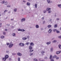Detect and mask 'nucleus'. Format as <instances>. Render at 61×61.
I'll return each mask as SVG.
<instances>
[{
    "instance_id": "09e8293b",
    "label": "nucleus",
    "mask_w": 61,
    "mask_h": 61,
    "mask_svg": "<svg viewBox=\"0 0 61 61\" xmlns=\"http://www.w3.org/2000/svg\"><path fill=\"white\" fill-rule=\"evenodd\" d=\"M5 31H7V29H5Z\"/></svg>"
},
{
    "instance_id": "37998d69",
    "label": "nucleus",
    "mask_w": 61,
    "mask_h": 61,
    "mask_svg": "<svg viewBox=\"0 0 61 61\" xmlns=\"http://www.w3.org/2000/svg\"><path fill=\"white\" fill-rule=\"evenodd\" d=\"M30 56H32V55H33V53H30Z\"/></svg>"
},
{
    "instance_id": "6ab92c4d",
    "label": "nucleus",
    "mask_w": 61,
    "mask_h": 61,
    "mask_svg": "<svg viewBox=\"0 0 61 61\" xmlns=\"http://www.w3.org/2000/svg\"><path fill=\"white\" fill-rule=\"evenodd\" d=\"M58 6L60 7V8H61V5H58Z\"/></svg>"
},
{
    "instance_id": "f257e3e1",
    "label": "nucleus",
    "mask_w": 61,
    "mask_h": 61,
    "mask_svg": "<svg viewBox=\"0 0 61 61\" xmlns=\"http://www.w3.org/2000/svg\"><path fill=\"white\" fill-rule=\"evenodd\" d=\"M12 44V42H10V45H9V47H10V48H11L13 46V45H14L13 44Z\"/></svg>"
},
{
    "instance_id": "58836bf2",
    "label": "nucleus",
    "mask_w": 61,
    "mask_h": 61,
    "mask_svg": "<svg viewBox=\"0 0 61 61\" xmlns=\"http://www.w3.org/2000/svg\"><path fill=\"white\" fill-rule=\"evenodd\" d=\"M5 3V1H3L2 2V3L3 4H4V3Z\"/></svg>"
},
{
    "instance_id": "4468645a",
    "label": "nucleus",
    "mask_w": 61,
    "mask_h": 61,
    "mask_svg": "<svg viewBox=\"0 0 61 61\" xmlns=\"http://www.w3.org/2000/svg\"><path fill=\"white\" fill-rule=\"evenodd\" d=\"M57 27V25L55 24L54 25V27L55 28H56Z\"/></svg>"
},
{
    "instance_id": "f3484780",
    "label": "nucleus",
    "mask_w": 61,
    "mask_h": 61,
    "mask_svg": "<svg viewBox=\"0 0 61 61\" xmlns=\"http://www.w3.org/2000/svg\"><path fill=\"white\" fill-rule=\"evenodd\" d=\"M27 5H30V3H29L27 2Z\"/></svg>"
},
{
    "instance_id": "39448f33",
    "label": "nucleus",
    "mask_w": 61,
    "mask_h": 61,
    "mask_svg": "<svg viewBox=\"0 0 61 61\" xmlns=\"http://www.w3.org/2000/svg\"><path fill=\"white\" fill-rule=\"evenodd\" d=\"M25 18H23L21 20V21L23 22V21H25Z\"/></svg>"
},
{
    "instance_id": "aec40b11",
    "label": "nucleus",
    "mask_w": 61,
    "mask_h": 61,
    "mask_svg": "<svg viewBox=\"0 0 61 61\" xmlns=\"http://www.w3.org/2000/svg\"><path fill=\"white\" fill-rule=\"evenodd\" d=\"M56 33L58 34V33H60V31L58 30H57L56 31Z\"/></svg>"
},
{
    "instance_id": "864d4df0",
    "label": "nucleus",
    "mask_w": 61,
    "mask_h": 61,
    "mask_svg": "<svg viewBox=\"0 0 61 61\" xmlns=\"http://www.w3.org/2000/svg\"><path fill=\"white\" fill-rule=\"evenodd\" d=\"M9 60H11V58H10L9 59Z\"/></svg>"
},
{
    "instance_id": "69168bd1",
    "label": "nucleus",
    "mask_w": 61,
    "mask_h": 61,
    "mask_svg": "<svg viewBox=\"0 0 61 61\" xmlns=\"http://www.w3.org/2000/svg\"><path fill=\"white\" fill-rule=\"evenodd\" d=\"M60 52H61V51H60Z\"/></svg>"
},
{
    "instance_id": "1a4fd4ad",
    "label": "nucleus",
    "mask_w": 61,
    "mask_h": 61,
    "mask_svg": "<svg viewBox=\"0 0 61 61\" xmlns=\"http://www.w3.org/2000/svg\"><path fill=\"white\" fill-rule=\"evenodd\" d=\"M0 38L1 39H3V38H5V36H0Z\"/></svg>"
},
{
    "instance_id": "e2e57ef3",
    "label": "nucleus",
    "mask_w": 61,
    "mask_h": 61,
    "mask_svg": "<svg viewBox=\"0 0 61 61\" xmlns=\"http://www.w3.org/2000/svg\"><path fill=\"white\" fill-rule=\"evenodd\" d=\"M60 30H61V27L60 28Z\"/></svg>"
},
{
    "instance_id": "412c9836",
    "label": "nucleus",
    "mask_w": 61,
    "mask_h": 61,
    "mask_svg": "<svg viewBox=\"0 0 61 61\" xmlns=\"http://www.w3.org/2000/svg\"><path fill=\"white\" fill-rule=\"evenodd\" d=\"M26 39H27V38H26L24 37L22 38V39L23 40H26Z\"/></svg>"
},
{
    "instance_id": "f8f14e48",
    "label": "nucleus",
    "mask_w": 61,
    "mask_h": 61,
    "mask_svg": "<svg viewBox=\"0 0 61 61\" xmlns=\"http://www.w3.org/2000/svg\"><path fill=\"white\" fill-rule=\"evenodd\" d=\"M51 32H52V30L51 29L49 30V33H51Z\"/></svg>"
},
{
    "instance_id": "f704fd0d",
    "label": "nucleus",
    "mask_w": 61,
    "mask_h": 61,
    "mask_svg": "<svg viewBox=\"0 0 61 61\" xmlns=\"http://www.w3.org/2000/svg\"><path fill=\"white\" fill-rule=\"evenodd\" d=\"M41 53L42 54H44V53H45V52L44 51H42Z\"/></svg>"
},
{
    "instance_id": "7c9ffc66",
    "label": "nucleus",
    "mask_w": 61,
    "mask_h": 61,
    "mask_svg": "<svg viewBox=\"0 0 61 61\" xmlns=\"http://www.w3.org/2000/svg\"><path fill=\"white\" fill-rule=\"evenodd\" d=\"M3 34L4 35H5V34H6V33H5V32H3Z\"/></svg>"
},
{
    "instance_id": "49530a36",
    "label": "nucleus",
    "mask_w": 61,
    "mask_h": 61,
    "mask_svg": "<svg viewBox=\"0 0 61 61\" xmlns=\"http://www.w3.org/2000/svg\"><path fill=\"white\" fill-rule=\"evenodd\" d=\"M58 38H61V36H59L58 37Z\"/></svg>"
},
{
    "instance_id": "bf43d9fd",
    "label": "nucleus",
    "mask_w": 61,
    "mask_h": 61,
    "mask_svg": "<svg viewBox=\"0 0 61 61\" xmlns=\"http://www.w3.org/2000/svg\"><path fill=\"white\" fill-rule=\"evenodd\" d=\"M7 26H9V25L8 24H7Z\"/></svg>"
},
{
    "instance_id": "774afa93",
    "label": "nucleus",
    "mask_w": 61,
    "mask_h": 61,
    "mask_svg": "<svg viewBox=\"0 0 61 61\" xmlns=\"http://www.w3.org/2000/svg\"><path fill=\"white\" fill-rule=\"evenodd\" d=\"M1 15H0V16H1Z\"/></svg>"
},
{
    "instance_id": "a878e982",
    "label": "nucleus",
    "mask_w": 61,
    "mask_h": 61,
    "mask_svg": "<svg viewBox=\"0 0 61 61\" xmlns=\"http://www.w3.org/2000/svg\"><path fill=\"white\" fill-rule=\"evenodd\" d=\"M51 43V42H48L47 43V45H49V44H50Z\"/></svg>"
},
{
    "instance_id": "e433bc0d",
    "label": "nucleus",
    "mask_w": 61,
    "mask_h": 61,
    "mask_svg": "<svg viewBox=\"0 0 61 61\" xmlns=\"http://www.w3.org/2000/svg\"><path fill=\"white\" fill-rule=\"evenodd\" d=\"M53 50V48H51V51H52Z\"/></svg>"
},
{
    "instance_id": "ea45409f",
    "label": "nucleus",
    "mask_w": 61,
    "mask_h": 61,
    "mask_svg": "<svg viewBox=\"0 0 61 61\" xmlns=\"http://www.w3.org/2000/svg\"><path fill=\"white\" fill-rule=\"evenodd\" d=\"M51 10L49 11L48 12V13H51Z\"/></svg>"
},
{
    "instance_id": "b1692460",
    "label": "nucleus",
    "mask_w": 61,
    "mask_h": 61,
    "mask_svg": "<svg viewBox=\"0 0 61 61\" xmlns=\"http://www.w3.org/2000/svg\"><path fill=\"white\" fill-rule=\"evenodd\" d=\"M16 11H17V9H14V12H16Z\"/></svg>"
},
{
    "instance_id": "de8ad7c7",
    "label": "nucleus",
    "mask_w": 61,
    "mask_h": 61,
    "mask_svg": "<svg viewBox=\"0 0 61 61\" xmlns=\"http://www.w3.org/2000/svg\"><path fill=\"white\" fill-rule=\"evenodd\" d=\"M2 25V23L0 24V27H1V26Z\"/></svg>"
},
{
    "instance_id": "5fc2aeb1",
    "label": "nucleus",
    "mask_w": 61,
    "mask_h": 61,
    "mask_svg": "<svg viewBox=\"0 0 61 61\" xmlns=\"http://www.w3.org/2000/svg\"><path fill=\"white\" fill-rule=\"evenodd\" d=\"M45 59H47V57H45Z\"/></svg>"
},
{
    "instance_id": "4d7b16f0",
    "label": "nucleus",
    "mask_w": 61,
    "mask_h": 61,
    "mask_svg": "<svg viewBox=\"0 0 61 61\" xmlns=\"http://www.w3.org/2000/svg\"><path fill=\"white\" fill-rule=\"evenodd\" d=\"M6 52H7V53H9V51H7Z\"/></svg>"
},
{
    "instance_id": "6e6552de",
    "label": "nucleus",
    "mask_w": 61,
    "mask_h": 61,
    "mask_svg": "<svg viewBox=\"0 0 61 61\" xmlns=\"http://www.w3.org/2000/svg\"><path fill=\"white\" fill-rule=\"evenodd\" d=\"M29 49H32L33 48L32 47V46H30L29 47Z\"/></svg>"
},
{
    "instance_id": "9b49d317",
    "label": "nucleus",
    "mask_w": 61,
    "mask_h": 61,
    "mask_svg": "<svg viewBox=\"0 0 61 61\" xmlns=\"http://www.w3.org/2000/svg\"><path fill=\"white\" fill-rule=\"evenodd\" d=\"M17 55H18V56H21V55H22V54H21L20 53H18Z\"/></svg>"
},
{
    "instance_id": "c85d7f7f",
    "label": "nucleus",
    "mask_w": 61,
    "mask_h": 61,
    "mask_svg": "<svg viewBox=\"0 0 61 61\" xmlns=\"http://www.w3.org/2000/svg\"><path fill=\"white\" fill-rule=\"evenodd\" d=\"M34 60V61H38V60H37L36 59H34V60Z\"/></svg>"
},
{
    "instance_id": "bb28decb",
    "label": "nucleus",
    "mask_w": 61,
    "mask_h": 61,
    "mask_svg": "<svg viewBox=\"0 0 61 61\" xmlns=\"http://www.w3.org/2000/svg\"><path fill=\"white\" fill-rule=\"evenodd\" d=\"M56 41L54 40L52 41L53 43H56Z\"/></svg>"
},
{
    "instance_id": "5701e85b",
    "label": "nucleus",
    "mask_w": 61,
    "mask_h": 61,
    "mask_svg": "<svg viewBox=\"0 0 61 61\" xmlns=\"http://www.w3.org/2000/svg\"><path fill=\"white\" fill-rule=\"evenodd\" d=\"M59 48L60 49H61V45H59Z\"/></svg>"
},
{
    "instance_id": "423d86ee",
    "label": "nucleus",
    "mask_w": 61,
    "mask_h": 61,
    "mask_svg": "<svg viewBox=\"0 0 61 61\" xmlns=\"http://www.w3.org/2000/svg\"><path fill=\"white\" fill-rule=\"evenodd\" d=\"M8 57H9L8 55H6L5 56V57L6 58V59H7V58H8Z\"/></svg>"
},
{
    "instance_id": "72a5a7b5",
    "label": "nucleus",
    "mask_w": 61,
    "mask_h": 61,
    "mask_svg": "<svg viewBox=\"0 0 61 61\" xmlns=\"http://www.w3.org/2000/svg\"><path fill=\"white\" fill-rule=\"evenodd\" d=\"M56 57H57V56L56 55H55L53 56V58H56Z\"/></svg>"
},
{
    "instance_id": "8fccbe9b",
    "label": "nucleus",
    "mask_w": 61,
    "mask_h": 61,
    "mask_svg": "<svg viewBox=\"0 0 61 61\" xmlns=\"http://www.w3.org/2000/svg\"><path fill=\"white\" fill-rule=\"evenodd\" d=\"M56 20H59V18H57L56 19Z\"/></svg>"
},
{
    "instance_id": "dca6fc26",
    "label": "nucleus",
    "mask_w": 61,
    "mask_h": 61,
    "mask_svg": "<svg viewBox=\"0 0 61 61\" xmlns=\"http://www.w3.org/2000/svg\"><path fill=\"white\" fill-rule=\"evenodd\" d=\"M36 28H39V26L38 25H36Z\"/></svg>"
},
{
    "instance_id": "603ef678",
    "label": "nucleus",
    "mask_w": 61,
    "mask_h": 61,
    "mask_svg": "<svg viewBox=\"0 0 61 61\" xmlns=\"http://www.w3.org/2000/svg\"><path fill=\"white\" fill-rule=\"evenodd\" d=\"M45 21H44L43 22V24H45Z\"/></svg>"
},
{
    "instance_id": "393cba45",
    "label": "nucleus",
    "mask_w": 61,
    "mask_h": 61,
    "mask_svg": "<svg viewBox=\"0 0 61 61\" xmlns=\"http://www.w3.org/2000/svg\"><path fill=\"white\" fill-rule=\"evenodd\" d=\"M5 5H7L8 4V3L7 1H6L5 3Z\"/></svg>"
},
{
    "instance_id": "9d476101",
    "label": "nucleus",
    "mask_w": 61,
    "mask_h": 61,
    "mask_svg": "<svg viewBox=\"0 0 61 61\" xmlns=\"http://www.w3.org/2000/svg\"><path fill=\"white\" fill-rule=\"evenodd\" d=\"M6 58L5 57L3 58L2 59L4 60V61H5V60H6Z\"/></svg>"
},
{
    "instance_id": "680f3d73",
    "label": "nucleus",
    "mask_w": 61,
    "mask_h": 61,
    "mask_svg": "<svg viewBox=\"0 0 61 61\" xmlns=\"http://www.w3.org/2000/svg\"><path fill=\"white\" fill-rule=\"evenodd\" d=\"M11 21H12V20H13V19H11Z\"/></svg>"
},
{
    "instance_id": "052dcab7",
    "label": "nucleus",
    "mask_w": 61,
    "mask_h": 61,
    "mask_svg": "<svg viewBox=\"0 0 61 61\" xmlns=\"http://www.w3.org/2000/svg\"><path fill=\"white\" fill-rule=\"evenodd\" d=\"M23 2H24L25 3V0H23Z\"/></svg>"
},
{
    "instance_id": "2f4dec72",
    "label": "nucleus",
    "mask_w": 61,
    "mask_h": 61,
    "mask_svg": "<svg viewBox=\"0 0 61 61\" xmlns=\"http://www.w3.org/2000/svg\"><path fill=\"white\" fill-rule=\"evenodd\" d=\"M29 44V42H27L26 43V45H28Z\"/></svg>"
},
{
    "instance_id": "a18cd8bd",
    "label": "nucleus",
    "mask_w": 61,
    "mask_h": 61,
    "mask_svg": "<svg viewBox=\"0 0 61 61\" xmlns=\"http://www.w3.org/2000/svg\"><path fill=\"white\" fill-rule=\"evenodd\" d=\"M7 46H8V45H9V43H7Z\"/></svg>"
},
{
    "instance_id": "4c0bfd02",
    "label": "nucleus",
    "mask_w": 61,
    "mask_h": 61,
    "mask_svg": "<svg viewBox=\"0 0 61 61\" xmlns=\"http://www.w3.org/2000/svg\"><path fill=\"white\" fill-rule=\"evenodd\" d=\"M33 50H30V52H32V51H33Z\"/></svg>"
},
{
    "instance_id": "2eb2a0df",
    "label": "nucleus",
    "mask_w": 61,
    "mask_h": 61,
    "mask_svg": "<svg viewBox=\"0 0 61 61\" xmlns=\"http://www.w3.org/2000/svg\"><path fill=\"white\" fill-rule=\"evenodd\" d=\"M12 35L13 36H15L16 35L15 33L12 34Z\"/></svg>"
},
{
    "instance_id": "0e129e2a",
    "label": "nucleus",
    "mask_w": 61,
    "mask_h": 61,
    "mask_svg": "<svg viewBox=\"0 0 61 61\" xmlns=\"http://www.w3.org/2000/svg\"><path fill=\"white\" fill-rule=\"evenodd\" d=\"M28 37H29V36H27V38H28Z\"/></svg>"
},
{
    "instance_id": "4be33fe9",
    "label": "nucleus",
    "mask_w": 61,
    "mask_h": 61,
    "mask_svg": "<svg viewBox=\"0 0 61 61\" xmlns=\"http://www.w3.org/2000/svg\"><path fill=\"white\" fill-rule=\"evenodd\" d=\"M60 53V52L59 51H57L56 52V54H59Z\"/></svg>"
},
{
    "instance_id": "473e14b6",
    "label": "nucleus",
    "mask_w": 61,
    "mask_h": 61,
    "mask_svg": "<svg viewBox=\"0 0 61 61\" xmlns=\"http://www.w3.org/2000/svg\"><path fill=\"white\" fill-rule=\"evenodd\" d=\"M18 61H20V57H19L18 59Z\"/></svg>"
},
{
    "instance_id": "13d9d810",
    "label": "nucleus",
    "mask_w": 61,
    "mask_h": 61,
    "mask_svg": "<svg viewBox=\"0 0 61 61\" xmlns=\"http://www.w3.org/2000/svg\"><path fill=\"white\" fill-rule=\"evenodd\" d=\"M32 0H28V1H31Z\"/></svg>"
},
{
    "instance_id": "7ed1b4c3",
    "label": "nucleus",
    "mask_w": 61,
    "mask_h": 61,
    "mask_svg": "<svg viewBox=\"0 0 61 61\" xmlns=\"http://www.w3.org/2000/svg\"><path fill=\"white\" fill-rule=\"evenodd\" d=\"M52 57V56L51 55L50 56V59L51 61H54V60L53 59H51Z\"/></svg>"
},
{
    "instance_id": "20e7f679",
    "label": "nucleus",
    "mask_w": 61,
    "mask_h": 61,
    "mask_svg": "<svg viewBox=\"0 0 61 61\" xmlns=\"http://www.w3.org/2000/svg\"><path fill=\"white\" fill-rule=\"evenodd\" d=\"M18 30L19 31H25V30L24 29H18Z\"/></svg>"
},
{
    "instance_id": "c03bdc74",
    "label": "nucleus",
    "mask_w": 61,
    "mask_h": 61,
    "mask_svg": "<svg viewBox=\"0 0 61 61\" xmlns=\"http://www.w3.org/2000/svg\"><path fill=\"white\" fill-rule=\"evenodd\" d=\"M46 12V10H44L43 11V12L44 13H45Z\"/></svg>"
},
{
    "instance_id": "ddd939ff",
    "label": "nucleus",
    "mask_w": 61,
    "mask_h": 61,
    "mask_svg": "<svg viewBox=\"0 0 61 61\" xmlns=\"http://www.w3.org/2000/svg\"><path fill=\"white\" fill-rule=\"evenodd\" d=\"M46 10L47 11H49V10H51V8H47Z\"/></svg>"
},
{
    "instance_id": "c756f323",
    "label": "nucleus",
    "mask_w": 61,
    "mask_h": 61,
    "mask_svg": "<svg viewBox=\"0 0 61 61\" xmlns=\"http://www.w3.org/2000/svg\"><path fill=\"white\" fill-rule=\"evenodd\" d=\"M37 4H35V7H36H36H37Z\"/></svg>"
},
{
    "instance_id": "79ce46f5",
    "label": "nucleus",
    "mask_w": 61,
    "mask_h": 61,
    "mask_svg": "<svg viewBox=\"0 0 61 61\" xmlns=\"http://www.w3.org/2000/svg\"><path fill=\"white\" fill-rule=\"evenodd\" d=\"M10 5H8L7 6V7H10Z\"/></svg>"
},
{
    "instance_id": "c9c22d12",
    "label": "nucleus",
    "mask_w": 61,
    "mask_h": 61,
    "mask_svg": "<svg viewBox=\"0 0 61 61\" xmlns=\"http://www.w3.org/2000/svg\"><path fill=\"white\" fill-rule=\"evenodd\" d=\"M47 1L48 3H50V0H47Z\"/></svg>"
},
{
    "instance_id": "f03ea898",
    "label": "nucleus",
    "mask_w": 61,
    "mask_h": 61,
    "mask_svg": "<svg viewBox=\"0 0 61 61\" xmlns=\"http://www.w3.org/2000/svg\"><path fill=\"white\" fill-rule=\"evenodd\" d=\"M24 45H25L24 44L22 43H20L19 44V46H24Z\"/></svg>"
},
{
    "instance_id": "3c124183",
    "label": "nucleus",
    "mask_w": 61,
    "mask_h": 61,
    "mask_svg": "<svg viewBox=\"0 0 61 61\" xmlns=\"http://www.w3.org/2000/svg\"><path fill=\"white\" fill-rule=\"evenodd\" d=\"M59 59V57H57L56 58V59Z\"/></svg>"
},
{
    "instance_id": "a211bd4d",
    "label": "nucleus",
    "mask_w": 61,
    "mask_h": 61,
    "mask_svg": "<svg viewBox=\"0 0 61 61\" xmlns=\"http://www.w3.org/2000/svg\"><path fill=\"white\" fill-rule=\"evenodd\" d=\"M48 28H50L51 27V26L50 25H49L48 26Z\"/></svg>"
},
{
    "instance_id": "0eeeda50",
    "label": "nucleus",
    "mask_w": 61,
    "mask_h": 61,
    "mask_svg": "<svg viewBox=\"0 0 61 61\" xmlns=\"http://www.w3.org/2000/svg\"><path fill=\"white\" fill-rule=\"evenodd\" d=\"M30 46H33L34 45V44L33 43L31 42L30 43Z\"/></svg>"
},
{
    "instance_id": "6e6d98bb",
    "label": "nucleus",
    "mask_w": 61,
    "mask_h": 61,
    "mask_svg": "<svg viewBox=\"0 0 61 61\" xmlns=\"http://www.w3.org/2000/svg\"><path fill=\"white\" fill-rule=\"evenodd\" d=\"M42 20L44 19V17H43L42 18Z\"/></svg>"
},
{
    "instance_id": "a19ab883",
    "label": "nucleus",
    "mask_w": 61,
    "mask_h": 61,
    "mask_svg": "<svg viewBox=\"0 0 61 61\" xmlns=\"http://www.w3.org/2000/svg\"><path fill=\"white\" fill-rule=\"evenodd\" d=\"M7 10H5L4 11V13H5V12H7Z\"/></svg>"
},
{
    "instance_id": "338daca9",
    "label": "nucleus",
    "mask_w": 61,
    "mask_h": 61,
    "mask_svg": "<svg viewBox=\"0 0 61 61\" xmlns=\"http://www.w3.org/2000/svg\"><path fill=\"white\" fill-rule=\"evenodd\" d=\"M13 27V28H14V27Z\"/></svg>"
},
{
    "instance_id": "cd10ccee",
    "label": "nucleus",
    "mask_w": 61,
    "mask_h": 61,
    "mask_svg": "<svg viewBox=\"0 0 61 61\" xmlns=\"http://www.w3.org/2000/svg\"><path fill=\"white\" fill-rule=\"evenodd\" d=\"M57 31L56 30V29H54L53 30V31L54 32H55V31Z\"/></svg>"
}]
</instances>
